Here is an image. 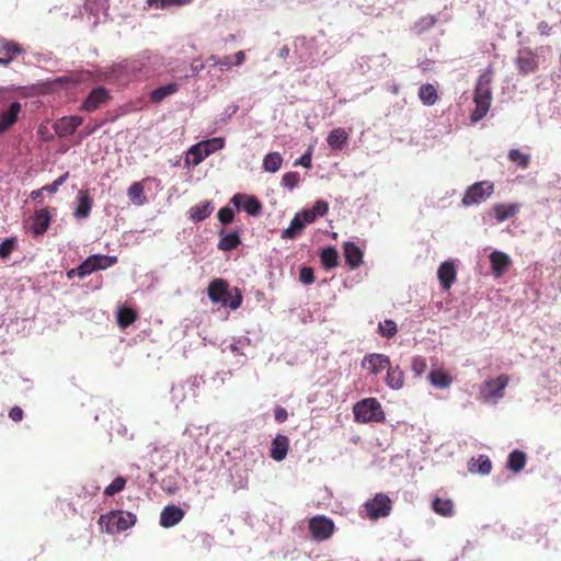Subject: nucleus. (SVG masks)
I'll use <instances>...</instances> for the list:
<instances>
[{
	"mask_svg": "<svg viewBox=\"0 0 561 561\" xmlns=\"http://www.w3.org/2000/svg\"><path fill=\"white\" fill-rule=\"evenodd\" d=\"M493 72L488 69L478 78L473 101L476 108L471 113L470 119L472 123L481 121L489 112L492 101L491 82Z\"/></svg>",
	"mask_w": 561,
	"mask_h": 561,
	"instance_id": "f257e3e1",
	"label": "nucleus"
},
{
	"mask_svg": "<svg viewBox=\"0 0 561 561\" xmlns=\"http://www.w3.org/2000/svg\"><path fill=\"white\" fill-rule=\"evenodd\" d=\"M353 413L355 421L358 423H382L386 420L382 407L376 398H366L358 401L353 407Z\"/></svg>",
	"mask_w": 561,
	"mask_h": 561,
	"instance_id": "f03ea898",
	"label": "nucleus"
},
{
	"mask_svg": "<svg viewBox=\"0 0 561 561\" xmlns=\"http://www.w3.org/2000/svg\"><path fill=\"white\" fill-rule=\"evenodd\" d=\"M224 146L225 140L221 137H215L193 145L186 153L185 164L196 167L208 156L224 148Z\"/></svg>",
	"mask_w": 561,
	"mask_h": 561,
	"instance_id": "7ed1b4c3",
	"label": "nucleus"
},
{
	"mask_svg": "<svg viewBox=\"0 0 561 561\" xmlns=\"http://www.w3.org/2000/svg\"><path fill=\"white\" fill-rule=\"evenodd\" d=\"M99 523L105 524L107 533L115 534L130 528L136 523V516L129 512L114 511L102 515Z\"/></svg>",
	"mask_w": 561,
	"mask_h": 561,
	"instance_id": "20e7f679",
	"label": "nucleus"
},
{
	"mask_svg": "<svg viewBox=\"0 0 561 561\" xmlns=\"http://www.w3.org/2000/svg\"><path fill=\"white\" fill-rule=\"evenodd\" d=\"M392 510L391 499L383 493H377L374 499L367 501L364 504V511L366 516L370 520H377L382 517L390 515Z\"/></svg>",
	"mask_w": 561,
	"mask_h": 561,
	"instance_id": "39448f33",
	"label": "nucleus"
},
{
	"mask_svg": "<svg viewBox=\"0 0 561 561\" xmlns=\"http://www.w3.org/2000/svg\"><path fill=\"white\" fill-rule=\"evenodd\" d=\"M494 191V184L490 181H481L467 188L462 197V204L470 206L485 201Z\"/></svg>",
	"mask_w": 561,
	"mask_h": 561,
	"instance_id": "423d86ee",
	"label": "nucleus"
},
{
	"mask_svg": "<svg viewBox=\"0 0 561 561\" xmlns=\"http://www.w3.org/2000/svg\"><path fill=\"white\" fill-rule=\"evenodd\" d=\"M308 526L312 538L317 541L329 539L335 529L333 520L323 515H318L310 518Z\"/></svg>",
	"mask_w": 561,
	"mask_h": 561,
	"instance_id": "0eeeda50",
	"label": "nucleus"
},
{
	"mask_svg": "<svg viewBox=\"0 0 561 561\" xmlns=\"http://www.w3.org/2000/svg\"><path fill=\"white\" fill-rule=\"evenodd\" d=\"M508 381L510 377L505 374L497 376L495 379H486L482 383L481 394L485 400L503 398Z\"/></svg>",
	"mask_w": 561,
	"mask_h": 561,
	"instance_id": "6e6552de",
	"label": "nucleus"
},
{
	"mask_svg": "<svg viewBox=\"0 0 561 561\" xmlns=\"http://www.w3.org/2000/svg\"><path fill=\"white\" fill-rule=\"evenodd\" d=\"M207 294L213 304H220L225 307L230 296L228 282L222 278L213 279L207 287Z\"/></svg>",
	"mask_w": 561,
	"mask_h": 561,
	"instance_id": "1a4fd4ad",
	"label": "nucleus"
},
{
	"mask_svg": "<svg viewBox=\"0 0 561 561\" xmlns=\"http://www.w3.org/2000/svg\"><path fill=\"white\" fill-rule=\"evenodd\" d=\"M82 123L83 118L81 116H64L56 121L53 127L56 135L60 138H64L72 135L76 131V129L82 125Z\"/></svg>",
	"mask_w": 561,
	"mask_h": 561,
	"instance_id": "9d476101",
	"label": "nucleus"
},
{
	"mask_svg": "<svg viewBox=\"0 0 561 561\" xmlns=\"http://www.w3.org/2000/svg\"><path fill=\"white\" fill-rule=\"evenodd\" d=\"M110 99L108 91L104 87L93 89L84 100L81 108L87 112H94Z\"/></svg>",
	"mask_w": 561,
	"mask_h": 561,
	"instance_id": "9b49d317",
	"label": "nucleus"
},
{
	"mask_svg": "<svg viewBox=\"0 0 561 561\" xmlns=\"http://www.w3.org/2000/svg\"><path fill=\"white\" fill-rule=\"evenodd\" d=\"M390 364V359L387 355L374 353L364 357L362 367L373 375H378L382 370L388 369Z\"/></svg>",
	"mask_w": 561,
	"mask_h": 561,
	"instance_id": "f8f14e48",
	"label": "nucleus"
},
{
	"mask_svg": "<svg viewBox=\"0 0 561 561\" xmlns=\"http://www.w3.org/2000/svg\"><path fill=\"white\" fill-rule=\"evenodd\" d=\"M185 515V512L176 505L165 506L160 514V525L164 528L173 527L179 524Z\"/></svg>",
	"mask_w": 561,
	"mask_h": 561,
	"instance_id": "ddd939ff",
	"label": "nucleus"
},
{
	"mask_svg": "<svg viewBox=\"0 0 561 561\" xmlns=\"http://www.w3.org/2000/svg\"><path fill=\"white\" fill-rule=\"evenodd\" d=\"M231 203H233L237 207L242 205V208L251 216H257L262 210V204L254 196L236 194L231 198Z\"/></svg>",
	"mask_w": 561,
	"mask_h": 561,
	"instance_id": "4468645a",
	"label": "nucleus"
},
{
	"mask_svg": "<svg viewBox=\"0 0 561 561\" xmlns=\"http://www.w3.org/2000/svg\"><path fill=\"white\" fill-rule=\"evenodd\" d=\"M345 263L351 270H356L363 262V251L354 242H345L343 245Z\"/></svg>",
	"mask_w": 561,
	"mask_h": 561,
	"instance_id": "2eb2a0df",
	"label": "nucleus"
},
{
	"mask_svg": "<svg viewBox=\"0 0 561 561\" xmlns=\"http://www.w3.org/2000/svg\"><path fill=\"white\" fill-rule=\"evenodd\" d=\"M93 206V199L88 191L80 190L77 195V207L73 211L75 217L83 219L89 217Z\"/></svg>",
	"mask_w": 561,
	"mask_h": 561,
	"instance_id": "dca6fc26",
	"label": "nucleus"
},
{
	"mask_svg": "<svg viewBox=\"0 0 561 561\" xmlns=\"http://www.w3.org/2000/svg\"><path fill=\"white\" fill-rule=\"evenodd\" d=\"M516 66L519 73L522 75L535 72L538 68V62L535 54L530 50L519 53V55L516 58Z\"/></svg>",
	"mask_w": 561,
	"mask_h": 561,
	"instance_id": "f3484780",
	"label": "nucleus"
},
{
	"mask_svg": "<svg viewBox=\"0 0 561 561\" xmlns=\"http://www.w3.org/2000/svg\"><path fill=\"white\" fill-rule=\"evenodd\" d=\"M456 267L453 262L446 261L442 263L437 271V276L444 289H449L456 280Z\"/></svg>",
	"mask_w": 561,
	"mask_h": 561,
	"instance_id": "a211bd4d",
	"label": "nucleus"
},
{
	"mask_svg": "<svg viewBox=\"0 0 561 561\" xmlns=\"http://www.w3.org/2000/svg\"><path fill=\"white\" fill-rule=\"evenodd\" d=\"M21 108L22 106L19 102H13L7 111L0 113V134L4 133L15 124Z\"/></svg>",
	"mask_w": 561,
	"mask_h": 561,
	"instance_id": "6ab92c4d",
	"label": "nucleus"
},
{
	"mask_svg": "<svg viewBox=\"0 0 561 561\" xmlns=\"http://www.w3.org/2000/svg\"><path fill=\"white\" fill-rule=\"evenodd\" d=\"M492 272L495 276H502L511 264L510 256L501 251H493L490 254Z\"/></svg>",
	"mask_w": 561,
	"mask_h": 561,
	"instance_id": "aec40b11",
	"label": "nucleus"
},
{
	"mask_svg": "<svg viewBox=\"0 0 561 561\" xmlns=\"http://www.w3.org/2000/svg\"><path fill=\"white\" fill-rule=\"evenodd\" d=\"M23 53L21 45L13 41H8L3 37L0 38V59H8V66L12 60Z\"/></svg>",
	"mask_w": 561,
	"mask_h": 561,
	"instance_id": "412c9836",
	"label": "nucleus"
},
{
	"mask_svg": "<svg viewBox=\"0 0 561 561\" xmlns=\"http://www.w3.org/2000/svg\"><path fill=\"white\" fill-rule=\"evenodd\" d=\"M32 221V232L35 236L43 234L44 232H46L50 224L49 211L46 208L37 210L33 216Z\"/></svg>",
	"mask_w": 561,
	"mask_h": 561,
	"instance_id": "4be33fe9",
	"label": "nucleus"
},
{
	"mask_svg": "<svg viewBox=\"0 0 561 561\" xmlns=\"http://www.w3.org/2000/svg\"><path fill=\"white\" fill-rule=\"evenodd\" d=\"M289 448V439L285 435H277L272 442L271 457L276 461L285 459Z\"/></svg>",
	"mask_w": 561,
	"mask_h": 561,
	"instance_id": "5701e85b",
	"label": "nucleus"
},
{
	"mask_svg": "<svg viewBox=\"0 0 561 561\" xmlns=\"http://www.w3.org/2000/svg\"><path fill=\"white\" fill-rule=\"evenodd\" d=\"M328 211L329 204L325 201L319 199L313 204L312 208L304 209L300 214L307 224H312L318 217L327 215Z\"/></svg>",
	"mask_w": 561,
	"mask_h": 561,
	"instance_id": "b1692460",
	"label": "nucleus"
},
{
	"mask_svg": "<svg viewBox=\"0 0 561 561\" xmlns=\"http://www.w3.org/2000/svg\"><path fill=\"white\" fill-rule=\"evenodd\" d=\"M386 383L393 390H399L404 386V373L398 365L394 367L391 366V364L389 365L387 369Z\"/></svg>",
	"mask_w": 561,
	"mask_h": 561,
	"instance_id": "393cba45",
	"label": "nucleus"
},
{
	"mask_svg": "<svg viewBox=\"0 0 561 561\" xmlns=\"http://www.w3.org/2000/svg\"><path fill=\"white\" fill-rule=\"evenodd\" d=\"M432 510L444 517H451L455 514V505L450 499L435 497L432 501Z\"/></svg>",
	"mask_w": 561,
	"mask_h": 561,
	"instance_id": "a878e982",
	"label": "nucleus"
},
{
	"mask_svg": "<svg viewBox=\"0 0 561 561\" xmlns=\"http://www.w3.org/2000/svg\"><path fill=\"white\" fill-rule=\"evenodd\" d=\"M213 205L209 201L201 202L199 204L190 208V218L194 222H199L213 213Z\"/></svg>",
	"mask_w": 561,
	"mask_h": 561,
	"instance_id": "bb28decb",
	"label": "nucleus"
},
{
	"mask_svg": "<svg viewBox=\"0 0 561 561\" xmlns=\"http://www.w3.org/2000/svg\"><path fill=\"white\" fill-rule=\"evenodd\" d=\"M430 382L438 389H446L451 385L453 378L443 368L437 370H432L428 374Z\"/></svg>",
	"mask_w": 561,
	"mask_h": 561,
	"instance_id": "cd10ccee",
	"label": "nucleus"
},
{
	"mask_svg": "<svg viewBox=\"0 0 561 561\" xmlns=\"http://www.w3.org/2000/svg\"><path fill=\"white\" fill-rule=\"evenodd\" d=\"M518 211H519L518 204H508V205L495 204L493 206L494 217L500 222L514 217Z\"/></svg>",
	"mask_w": 561,
	"mask_h": 561,
	"instance_id": "c85d7f7f",
	"label": "nucleus"
},
{
	"mask_svg": "<svg viewBox=\"0 0 561 561\" xmlns=\"http://www.w3.org/2000/svg\"><path fill=\"white\" fill-rule=\"evenodd\" d=\"M417 94L420 101L426 106L434 105L439 99L436 88L431 83L422 84Z\"/></svg>",
	"mask_w": 561,
	"mask_h": 561,
	"instance_id": "c756f323",
	"label": "nucleus"
},
{
	"mask_svg": "<svg viewBox=\"0 0 561 561\" xmlns=\"http://www.w3.org/2000/svg\"><path fill=\"white\" fill-rule=\"evenodd\" d=\"M306 224L307 222L302 218V215L300 214V211L297 213L294 216V218L291 219L289 227L287 229L283 230L282 238L283 239H295L300 233V231L302 230V228L305 227Z\"/></svg>",
	"mask_w": 561,
	"mask_h": 561,
	"instance_id": "7c9ffc66",
	"label": "nucleus"
},
{
	"mask_svg": "<svg viewBox=\"0 0 561 561\" xmlns=\"http://www.w3.org/2000/svg\"><path fill=\"white\" fill-rule=\"evenodd\" d=\"M468 469L472 473L488 474L491 472L492 462L488 456L480 455L478 459L470 460Z\"/></svg>",
	"mask_w": 561,
	"mask_h": 561,
	"instance_id": "2f4dec72",
	"label": "nucleus"
},
{
	"mask_svg": "<svg viewBox=\"0 0 561 561\" xmlns=\"http://www.w3.org/2000/svg\"><path fill=\"white\" fill-rule=\"evenodd\" d=\"M179 91V84L175 82L168 83L165 85L159 87L151 91L150 101L153 103H160L167 96L172 95Z\"/></svg>",
	"mask_w": 561,
	"mask_h": 561,
	"instance_id": "473e14b6",
	"label": "nucleus"
},
{
	"mask_svg": "<svg viewBox=\"0 0 561 561\" xmlns=\"http://www.w3.org/2000/svg\"><path fill=\"white\" fill-rule=\"evenodd\" d=\"M127 196L137 206H142L147 202L141 182H134L127 190Z\"/></svg>",
	"mask_w": 561,
	"mask_h": 561,
	"instance_id": "72a5a7b5",
	"label": "nucleus"
},
{
	"mask_svg": "<svg viewBox=\"0 0 561 561\" xmlns=\"http://www.w3.org/2000/svg\"><path fill=\"white\" fill-rule=\"evenodd\" d=\"M526 465V454L522 450H513L508 455L507 459V468L513 472H519L525 468Z\"/></svg>",
	"mask_w": 561,
	"mask_h": 561,
	"instance_id": "f704fd0d",
	"label": "nucleus"
},
{
	"mask_svg": "<svg viewBox=\"0 0 561 561\" xmlns=\"http://www.w3.org/2000/svg\"><path fill=\"white\" fill-rule=\"evenodd\" d=\"M320 259L327 270H332L339 265V253L335 248L329 247L322 250Z\"/></svg>",
	"mask_w": 561,
	"mask_h": 561,
	"instance_id": "c9c22d12",
	"label": "nucleus"
},
{
	"mask_svg": "<svg viewBox=\"0 0 561 561\" xmlns=\"http://www.w3.org/2000/svg\"><path fill=\"white\" fill-rule=\"evenodd\" d=\"M283 163V157L279 152H271L267 153L263 159V169L266 172L275 173L277 172Z\"/></svg>",
	"mask_w": 561,
	"mask_h": 561,
	"instance_id": "e433bc0d",
	"label": "nucleus"
},
{
	"mask_svg": "<svg viewBox=\"0 0 561 561\" xmlns=\"http://www.w3.org/2000/svg\"><path fill=\"white\" fill-rule=\"evenodd\" d=\"M348 139V135L344 128H335L330 131L327 141L333 149L341 148Z\"/></svg>",
	"mask_w": 561,
	"mask_h": 561,
	"instance_id": "4c0bfd02",
	"label": "nucleus"
},
{
	"mask_svg": "<svg viewBox=\"0 0 561 561\" xmlns=\"http://www.w3.org/2000/svg\"><path fill=\"white\" fill-rule=\"evenodd\" d=\"M241 243L239 233L233 231L222 236L218 243V249L222 251H231Z\"/></svg>",
	"mask_w": 561,
	"mask_h": 561,
	"instance_id": "58836bf2",
	"label": "nucleus"
},
{
	"mask_svg": "<svg viewBox=\"0 0 561 561\" xmlns=\"http://www.w3.org/2000/svg\"><path fill=\"white\" fill-rule=\"evenodd\" d=\"M137 319V312L130 308H121L117 313V323L122 329L128 328Z\"/></svg>",
	"mask_w": 561,
	"mask_h": 561,
	"instance_id": "ea45409f",
	"label": "nucleus"
},
{
	"mask_svg": "<svg viewBox=\"0 0 561 561\" xmlns=\"http://www.w3.org/2000/svg\"><path fill=\"white\" fill-rule=\"evenodd\" d=\"M507 157L511 162L516 163L522 169L528 168L530 163V156L523 153L519 149H511Z\"/></svg>",
	"mask_w": 561,
	"mask_h": 561,
	"instance_id": "a19ab883",
	"label": "nucleus"
},
{
	"mask_svg": "<svg viewBox=\"0 0 561 561\" xmlns=\"http://www.w3.org/2000/svg\"><path fill=\"white\" fill-rule=\"evenodd\" d=\"M18 248V240L15 237H10L0 243V259L7 260L11 256L12 252Z\"/></svg>",
	"mask_w": 561,
	"mask_h": 561,
	"instance_id": "79ce46f5",
	"label": "nucleus"
},
{
	"mask_svg": "<svg viewBox=\"0 0 561 561\" xmlns=\"http://www.w3.org/2000/svg\"><path fill=\"white\" fill-rule=\"evenodd\" d=\"M378 329L380 335L387 339L393 337L398 332L397 323L390 319L380 322Z\"/></svg>",
	"mask_w": 561,
	"mask_h": 561,
	"instance_id": "37998d69",
	"label": "nucleus"
},
{
	"mask_svg": "<svg viewBox=\"0 0 561 561\" xmlns=\"http://www.w3.org/2000/svg\"><path fill=\"white\" fill-rule=\"evenodd\" d=\"M126 479L122 476L116 477L111 484H108L105 490L104 494L106 496H113L114 494L123 491L126 486Z\"/></svg>",
	"mask_w": 561,
	"mask_h": 561,
	"instance_id": "c03bdc74",
	"label": "nucleus"
},
{
	"mask_svg": "<svg viewBox=\"0 0 561 561\" xmlns=\"http://www.w3.org/2000/svg\"><path fill=\"white\" fill-rule=\"evenodd\" d=\"M98 271L106 270L117 263V257L105 254H94Z\"/></svg>",
	"mask_w": 561,
	"mask_h": 561,
	"instance_id": "a18cd8bd",
	"label": "nucleus"
},
{
	"mask_svg": "<svg viewBox=\"0 0 561 561\" xmlns=\"http://www.w3.org/2000/svg\"><path fill=\"white\" fill-rule=\"evenodd\" d=\"M426 369L427 363L425 358L421 356L413 357L411 363V370L415 377L422 376L426 371Z\"/></svg>",
	"mask_w": 561,
	"mask_h": 561,
	"instance_id": "49530a36",
	"label": "nucleus"
},
{
	"mask_svg": "<svg viewBox=\"0 0 561 561\" xmlns=\"http://www.w3.org/2000/svg\"><path fill=\"white\" fill-rule=\"evenodd\" d=\"M242 302V295L239 288L234 287L230 291V296L227 299V302L225 304V307H229L232 310L238 309L241 306Z\"/></svg>",
	"mask_w": 561,
	"mask_h": 561,
	"instance_id": "de8ad7c7",
	"label": "nucleus"
},
{
	"mask_svg": "<svg viewBox=\"0 0 561 561\" xmlns=\"http://www.w3.org/2000/svg\"><path fill=\"white\" fill-rule=\"evenodd\" d=\"M300 181V175L298 172H287L282 178V183L285 187L293 190L295 188Z\"/></svg>",
	"mask_w": 561,
	"mask_h": 561,
	"instance_id": "09e8293b",
	"label": "nucleus"
},
{
	"mask_svg": "<svg viewBox=\"0 0 561 561\" xmlns=\"http://www.w3.org/2000/svg\"><path fill=\"white\" fill-rule=\"evenodd\" d=\"M95 256L94 254L93 255H90L88 256L81 264H80V270H81V275H84V277L87 275H90L91 273L98 271L96 268V264H95Z\"/></svg>",
	"mask_w": 561,
	"mask_h": 561,
	"instance_id": "8fccbe9b",
	"label": "nucleus"
},
{
	"mask_svg": "<svg viewBox=\"0 0 561 561\" xmlns=\"http://www.w3.org/2000/svg\"><path fill=\"white\" fill-rule=\"evenodd\" d=\"M148 5L156 8H165L171 4L182 5L188 3V0H147Z\"/></svg>",
	"mask_w": 561,
	"mask_h": 561,
	"instance_id": "3c124183",
	"label": "nucleus"
},
{
	"mask_svg": "<svg viewBox=\"0 0 561 561\" xmlns=\"http://www.w3.org/2000/svg\"><path fill=\"white\" fill-rule=\"evenodd\" d=\"M217 217L222 225H228L233 221L234 213L229 207H222L219 209Z\"/></svg>",
	"mask_w": 561,
	"mask_h": 561,
	"instance_id": "603ef678",
	"label": "nucleus"
},
{
	"mask_svg": "<svg viewBox=\"0 0 561 561\" xmlns=\"http://www.w3.org/2000/svg\"><path fill=\"white\" fill-rule=\"evenodd\" d=\"M68 176H69V172L64 173L58 179H56L51 184L43 186V190H45L46 192H48L50 194L56 193L58 187L66 182Z\"/></svg>",
	"mask_w": 561,
	"mask_h": 561,
	"instance_id": "864d4df0",
	"label": "nucleus"
},
{
	"mask_svg": "<svg viewBox=\"0 0 561 561\" xmlns=\"http://www.w3.org/2000/svg\"><path fill=\"white\" fill-rule=\"evenodd\" d=\"M299 279L304 284H312L314 282L313 270L309 266H304L299 272Z\"/></svg>",
	"mask_w": 561,
	"mask_h": 561,
	"instance_id": "5fc2aeb1",
	"label": "nucleus"
},
{
	"mask_svg": "<svg viewBox=\"0 0 561 561\" xmlns=\"http://www.w3.org/2000/svg\"><path fill=\"white\" fill-rule=\"evenodd\" d=\"M23 410L15 405L9 412V417L14 422H20L23 419Z\"/></svg>",
	"mask_w": 561,
	"mask_h": 561,
	"instance_id": "6e6d98bb",
	"label": "nucleus"
},
{
	"mask_svg": "<svg viewBox=\"0 0 561 561\" xmlns=\"http://www.w3.org/2000/svg\"><path fill=\"white\" fill-rule=\"evenodd\" d=\"M296 165H302L305 168H310L311 167V153L310 152H306L305 154H302L300 157L299 160H297L295 162Z\"/></svg>",
	"mask_w": 561,
	"mask_h": 561,
	"instance_id": "4d7b16f0",
	"label": "nucleus"
},
{
	"mask_svg": "<svg viewBox=\"0 0 561 561\" xmlns=\"http://www.w3.org/2000/svg\"><path fill=\"white\" fill-rule=\"evenodd\" d=\"M287 411L286 409L282 408V407H278L276 408L275 410V420L278 422V423H283L287 420Z\"/></svg>",
	"mask_w": 561,
	"mask_h": 561,
	"instance_id": "13d9d810",
	"label": "nucleus"
},
{
	"mask_svg": "<svg viewBox=\"0 0 561 561\" xmlns=\"http://www.w3.org/2000/svg\"><path fill=\"white\" fill-rule=\"evenodd\" d=\"M217 64H218V66L220 67L221 70L224 68L228 69V68H230L233 65L232 57L225 56V57L218 59Z\"/></svg>",
	"mask_w": 561,
	"mask_h": 561,
	"instance_id": "bf43d9fd",
	"label": "nucleus"
},
{
	"mask_svg": "<svg viewBox=\"0 0 561 561\" xmlns=\"http://www.w3.org/2000/svg\"><path fill=\"white\" fill-rule=\"evenodd\" d=\"M76 276L80 277V278H83L84 275H81V270H80V265L76 268H71L67 272V277L69 279H73Z\"/></svg>",
	"mask_w": 561,
	"mask_h": 561,
	"instance_id": "052dcab7",
	"label": "nucleus"
},
{
	"mask_svg": "<svg viewBox=\"0 0 561 561\" xmlns=\"http://www.w3.org/2000/svg\"><path fill=\"white\" fill-rule=\"evenodd\" d=\"M233 58H234L233 65H236V66L242 65L245 59L244 51L239 50L238 53L234 54Z\"/></svg>",
	"mask_w": 561,
	"mask_h": 561,
	"instance_id": "680f3d73",
	"label": "nucleus"
},
{
	"mask_svg": "<svg viewBox=\"0 0 561 561\" xmlns=\"http://www.w3.org/2000/svg\"><path fill=\"white\" fill-rule=\"evenodd\" d=\"M538 30H539V32H540L542 35H548V34H549V31H550V26H549V24H548L546 21H541V22L538 24Z\"/></svg>",
	"mask_w": 561,
	"mask_h": 561,
	"instance_id": "e2e57ef3",
	"label": "nucleus"
},
{
	"mask_svg": "<svg viewBox=\"0 0 561 561\" xmlns=\"http://www.w3.org/2000/svg\"><path fill=\"white\" fill-rule=\"evenodd\" d=\"M45 190H43V187L41 190H35L31 193V197L32 199L36 201V199H42L43 198V192Z\"/></svg>",
	"mask_w": 561,
	"mask_h": 561,
	"instance_id": "0e129e2a",
	"label": "nucleus"
},
{
	"mask_svg": "<svg viewBox=\"0 0 561 561\" xmlns=\"http://www.w3.org/2000/svg\"><path fill=\"white\" fill-rule=\"evenodd\" d=\"M289 55V48L287 46H284L280 50H279V57L282 58H286L288 57Z\"/></svg>",
	"mask_w": 561,
	"mask_h": 561,
	"instance_id": "69168bd1",
	"label": "nucleus"
},
{
	"mask_svg": "<svg viewBox=\"0 0 561 561\" xmlns=\"http://www.w3.org/2000/svg\"><path fill=\"white\" fill-rule=\"evenodd\" d=\"M209 61H211V65L213 66H218L217 61H218V58L215 56V55H211L209 58H208Z\"/></svg>",
	"mask_w": 561,
	"mask_h": 561,
	"instance_id": "338daca9",
	"label": "nucleus"
},
{
	"mask_svg": "<svg viewBox=\"0 0 561 561\" xmlns=\"http://www.w3.org/2000/svg\"><path fill=\"white\" fill-rule=\"evenodd\" d=\"M95 130V127H90V128H87L83 136H89L91 135L92 133H94Z\"/></svg>",
	"mask_w": 561,
	"mask_h": 561,
	"instance_id": "774afa93",
	"label": "nucleus"
}]
</instances>
